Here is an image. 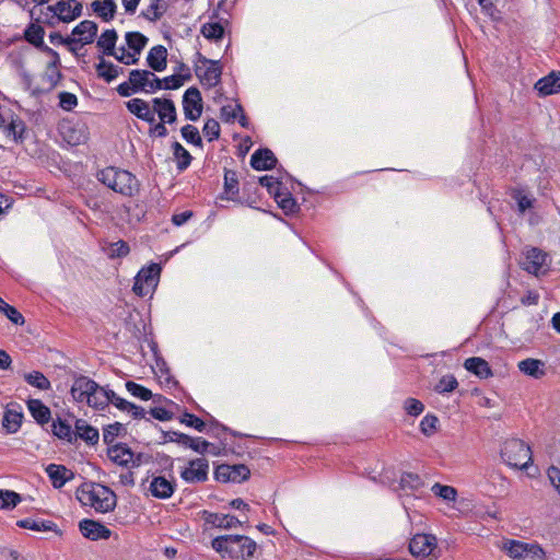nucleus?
Wrapping results in <instances>:
<instances>
[{
    "mask_svg": "<svg viewBox=\"0 0 560 560\" xmlns=\"http://www.w3.org/2000/svg\"><path fill=\"white\" fill-rule=\"evenodd\" d=\"M464 366L467 371L474 373L480 378H488L492 376V371L489 366V363L482 358H468L465 360Z\"/></svg>",
    "mask_w": 560,
    "mask_h": 560,
    "instance_id": "28",
    "label": "nucleus"
},
{
    "mask_svg": "<svg viewBox=\"0 0 560 560\" xmlns=\"http://www.w3.org/2000/svg\"><path fill=\"white\" fill-rule=\"evenodd\" d=\"M22 501L21 495L12 490H0V510H12Z\"/></svg>",
    "mask_w": 560,
    "mask_h": 560,
    "instance_id": "39",
    "label": "nucleus"
},
{
    "mask_svg": "<svg viewBox=\"0 0 560 560\" xmlns=\"http://www.w3.org/2000/svg\"><path fill=\"white\" fill-rule=\"evenodd\" d=\"M242 112L243 108L240 104H236L234 106L226 105L221 108V118L226 122H230L233 121L238 116V113Z\"/></svg>",
    "mask_w": 560,
    "mask_h": 560,
    "instance_id": "60",
    "label": "nucleus"
},
{
    "mask_svg": "<svg viewBox=\"0 0 560 560\" xmlns=\"http://www.w3.org/2000/svg\"><path fill=\"white\" fill-rule=\"evenodd\" d=\"M180 422L196 429L199 432H202L206 428V423L192 413H184Z\"/></svg>",
    "mask_w": 560,
    "mask_h": 560,
    "instance_id": "58",
    "label": "nucleus"
},
{
    "mask_svg": "<svg viewBox=\"0 0 560 560\" xmlns=\"http://www.w3.org/2000/svg\"><path fill=\"white\" fill-rule=\"evenodd\" d=\"M167 9V0H149L147 9L141 12V15L150 22H156L165 14Z\"/></svg>",
    "mask_w": 560,
    "mask_h": 560,
    "instance_id": "29",
    "label": "nucleus"
},
{
    "mask_svg": "<svg viewBox=\"0 0 560 560\" xmlns=\"http://www.w3.org/2000/svg\"><path fill=\"white\" fill-rule=\"evenodd\" d=\"M232 474V482H243L250 476V470L245 465H230Z\"/></svg>",
    "mask_w": 560,
    "mask_h": 560,
    "instance_id": "53",
    "label": "nucleus"
},
{
    "mask_svg": "<svg viewBox=\"0 0 560 560\" xmlns=\"http://www.w3.org/2000/svg\"><path fill=\"white\" fill-rule=\"evenodd\" d=\"M110 392L112 389H105L104 387H101L96 383V388L92 389L91 397L88 398L86 405L96 409H104L106 406L109 405Z\"/></svg>",
    "mask_w": 560,
    "mask_h": 560,
    "instance_id": "34",
    "label": "nucleus"
},
{
    "mask_svg": "<svg viewBox=\"0 0 560 560\" xmlns=\"http://www.w3.org/2000/svg\"><path fill=\"white\" fill-rule=\"evenodd\" d=\"M21 528H26L35 532H49L56 528V524L51 521H40L34 518H24L16 522Z\"/></svg>",
    "mask_w": 560,
    "mask_h": 560,
    "instance_id": "36",
    "label": "nucleus"
},
{
    "mask_svg": "<svg viewBox=\"0 0 560 560\" xmlns=\"http://www.w3.org/2000/svg\"><path fill=\"white\" fill-rule=\"evenodd\" d=\"M202 516L207 524L221 529H231L243 524L242 521L229 514L203 511Z\"/></svg>",
    "mask_w": 560,
    "mask_h": 560,
    "instance_id": "19",
    "label": "nucleus"
},
{
    "mask_svg": "<svg viewBox=\"0 0 560 560\" xmlns=\"http://www.w3.org/2000/svg\"><path fill=\"white\" fill-rule=\"evenodd\" d=\"M97 30L98 27L95 22L90 20L82 21L72 30V35L75 36L73 37L75 39L74 44L79 43L83 46L93 43Z\"/></svg>",
    "mask_w": 560,
    "mask_h": 560,
    "instance_id": "20",
    "label": "nucleus"
},
{
    "mask_svg": "<svg viewBox=\"0 0 560 560\" xmlns=\"http://www.w3.org/2000/svg\"><path fill=\"white\" fill-rule=\"evenodd\" d=\"M502 550L514 560H545L546 553L538 544H528L508 539L502 544Z\"/></svg>",
    "mask_w": 560,
    "mask_h": 560,
    "instance_id": "6",
    "label": "nucleus"
},
{
    "mask_svg": "<svg viewBox=\"0 0 560 560\" xmlns=\"http://www.w3.org/2000/svg\"><path fill=\"white\" fill-rule=\"evenodd\" d=\"M58 21L70 23L82 15L83 5L78 0H59L47 8Z\"/></svg>",
    "mask_w": 560,
    "mask_h": 560,
    "instance_id": "10",
    "label": "nucleus"
},
{
    "mask_svg": "<svg viewBox=\"0 0 560 560\" xmlns=\"http://www.w3.org/2000/svg\"><path fill=\"white\" fill-rule=\"evenodd\" d=\"M46 472L56 489L62 488L66 482L74 478V474L63 465L49 464Z\"/></svg>",
    "mask_w": 560,
    "mask_h": 560,
    "instance_id": "22",
    "label": "nucleus"
},
{
    "mask_svg": "<svg viewBox=\"0 0 560 560\" xmlns=\"http://www.w3.org/2000/svg\"><path fill=\"white\" fill-rule=\"evenodd\" d=\"M183 108L188 120L196 121L202 114V97L197 88H189L183 96Z\"/></svg>",
    "mask_w": 560,
    "mask_h": 560,
    "instance_id": "12",
    "label": "nucleus"
},
{
    "mask_svg": "<svg viewBox=\"0 0 560 560\" xmlns=\"http://www.w3.org/2000/svg\"><path fill=\"white\" fill-rule=\"evenodd\" d=\"M24 380L31 386H34L42 390H46L50 387L49 380L42 372L38 371H33L31 373L24 374Z\"/></svg>",
    "mask_w": 560,
    "mask_h": 560,
    "instance_id": "42",
    "label": "nucleus"
},
{
    "mask_svg": "<svg viewBox=\"0 0 560 560\" xmlns=\"http://www.w3.org/2000/svg\"><path fill=\"white\" fill-rule=\"evenodd\" d=\"M126 42L129 49L139 56L142 49L145 47L148 38L139 32H129L126 34Z\"/></svg>",
    "mask_w": 560,
    "mask_h": 560,
    "instance_id": "38",
    "label": "nucleus"
},
{
    "mask_svg": "<svg viewBox=\"0 0 560 560\" xmlns=\"http://www.w3.org/2000/svg\"><path fill=\"white\" fill-rule=\"evenodd\" d=\"M108 458L122 467L138 466L133 452L125 444H116L108 448Z\"/></svg>",
    "mask_w": 560,
    "mask_h": 560,
    "instance_id": "15",
    "label": "nucleus"
},
{
    "mask_svg": "<svg viewBox=\"0 0 560 560\" xmlns=\"http://www.w3.org/2000/svg\"><path fill=\"white\" fill-rule=\"evenodd\" d=\"M126 388L133 397H137L141 400H149L153 397V394L150 389L132 381H128L126 383Z\"/></svg>",
    "mask_w": 560,
    "mask_h": 560,
    "instance_id": "45",
    "label": "nucleus"
},
{
    "mask_svg": "<svg viewBox=\"0 0 560 560\" xmlns=\"http://www.w3.org/2000/svg\"><path fill=\"white\" fill-rule=\"evenodd\" d=\"M518 369L525 375L539 378L545 375L544 362L538 359H525L518 362Z\"/></svg>",
    "mask_w": 560,
    "mask_h": 560,
    "instance_id": "33",
    "label": "nucleus"
},
{
    "mask_svg": "<svg viewBox=\"0 0 560 560\" xmlns=\"http://www.w3.org/2000/svg\"><path fill=\"white\" fill-rule=\"evenodd\" d=\"M119 62L124 65H136L139 61V56H137L133 51H128L125 47H120L115 50V54L112 55Z\"/></svg>",
    "mask_w": 560,
    "mask_h": 560,
    "instance_id": "50",
    "label": "nucleus"
},
{
    "mask_svg": "<svg viewBox=\"0 0 560 560\" xmlns=\"http://www.w3.org/2000/svg\"><path fill=\"white\" fill-rule=\"evenodd\" d=\"M126 107L132 115L148 124L155 121L153 109H151L150 104L142 98L136 97L129 100L126 103Z\"/></svg>",
    "mask_w": 560,
    "mask_h": 560,
    "instance_id": "18",
    "label": "nucleus"
},
{
    "mask_svg": "<svg viewBox=\"0 0 560 560\" xmlns=\"http://www.w3.org/2000/svg\"><path fill=\"white\" fill-rule=\"evenodd\" d=\"M535 90L540 96H547L560 92V71H551L535 83Z\"/></svg>",
    "mask_w": 560,
    "mask_h": 560,
    "instance_id": "21",
    "label": "nucleus"
},
{
    "mask_svg": "<svg viewBox=\"0 0 560 560\" xmlns=\"http://www.w3.org/2000/svg\"><path fill=\"white\" fill-rule=\"evenodd\" d=\"M183 138L195 145H201L202 140L199 130L192 125H186L180 130Z\"/></svg>",
    "mask_w": 560,
    "mask_h": 560,
    "instance_id": "51",
    "label": "nucleus"
},
{
    "mask_svg": "<svg viewBox=\"0 0 560 560\" xmlns=\"http://www.w3.org/2000/svg\"><path fill=\"white\" fill-rule=\"evenodd\" d=\"M161 267L158 264H151L142 268L135 278L133 292L139 296L150 294L158 285Z\"/></svg>",
    "mask_w": 560,
    "mask_h": 560,
    "instance_id": "7",
    "label": "nucleus"
},
{
    "mask_svg": "<svg viewBox=\"0 0 560 560\" xmlns=\"http://www.w3.org/2000/svg\"><path fill=\"white\" fill-rule=\"evenodd\" d=\"M151 494L158 499H168L175 490V483L163 476L154 477L149 488Z\"/></svg>",
    "mask_w": 560,
    "mask_h": 560,
    "instance_id": "25",
    "label": "nucleus"
},
{
    "mask_svg": "<svg viewBox=\"0 0 560 560\" xmlns=\"http://www.w3.org/2000/svg\"><path fill=\"white\" fill-rule=\"evenodd\" d=\"M153 112L160 121L174 124L177 119V112L174 102L171 98L155 97L152 100Z\"/></svg>",
    "mask_w": 560,
    "mask_h": 560,
    "instance_id": "14",
    "label": "nucleus"
},
{
    "mask_svg": "<svg viewBox=\"0 0 560 560\" xmlns=\"http://www.w3.org/2000/svg\"><path fill=\"white\" fill-rule=\"evenodd\" d=\"M1 313L15 325H23L25 323L23 315L14 306L7 304Z\"/></svg>",
    "mask_w": 560,
    "mask_h": 560,
    "instance_id": "61",
    "label": "nucleus"
},
{
    "mask_svg": "<svg viewBox=\"0 0 560 560\" xmlns=\"http://www.w3.org/2000/svg\"><path fill=\"white\" fill-rule=\"evenodd\" d=\"M1 127L3 128V132L14 140L22 138L25 129L24 122L19 118H11L7 125H2Z\"/></svg>",
    "mask_w": 560,
    "mask_h": 560,
    "instance_id": "43",
    "label": "nucleus"
},
{
    "mask_svg": "<svg viewBox=\"0 0 560 560\" xmlns=\"http://www.w3.org/2000/svg\"><path fill=\"white\" fill-rule=\"evenodd\" d=\"M214 477L218 481L229 482L232 481V474L230 465H219L214 471Z\"/></svg>",
    "mask_w": 560,
    "mask_h": 560,
    "instance_id": "64",
    "label": "nucleus"
},
{
    "mask_svg": "<svg viewBox=\"0 0 560 560\" xmlns=\"http://www.w3.org/2000/svg\"><path fill=\"white\" fill-rule=\"evenodd\" d=\"M117 38L118 35L115 30H106L97 39V47L103 49V54L106 56L114 55Z\"/></svg>",
    "mask_w": 560,
    "mask_h": 560,
    "instance_id": "35",
    "label": "nucleus"
},
{
    "mask_svg": "<svg viewBox=\"0 0 560 560\" xmlns=\"http://www.w3.org/2000/svg\"><path fill=\"white\" fill-rule=\"evenodd\" d=\"M97 179L124 197H135L140 191V182L137 177L119 167L108 166L96 174Z\"/></svg>",
    "mask_w": 560,
    "mask_h": 560,
    "instance_id": "1",
    "label": "nucleus"
},
{
    "mask_svg": "<svg viewBox=\"0 0 560 560\" xmlns=\"http://www.w3.org/2000/svg\"><path fill=\"white\" fill-rule=\"evenodd\" d=\"M129 245L124 241H118L112 244L108 256L110 258H121L129 254Z\"/></svg>",
    "mask_w": 560,
    "mask_h": 560,
    "instance_id": "56",
    "label": "nucleus"
},
{
    "mask_svg": "<svg viewBox=\"0 0 560 560\" xmlns=\"http://www.w3.org/2000/svg\"><path fill=\"white\" fill-rule=\"evenodd\" d=\"M191 79L190 73H176L170 77H166L162 80L163 89L175 90L180 88L184 82L189 81Z\"/></svg>",
    "mask_w": 560,
    "mask_h": 560,
    "instance_id": "44",
    "label": "nucleus"
},
{
    "mask_svg": "<svg viewBox=\"0 0 560 560\" xmlns=\"http://www.w3.org/2000/svg\"><path fill=\"white\" fill-rule=\"evenodd\" d=\"M79 528L81 534L91 540L107 539L112 534L106 526L92 520H82Z\"/></svg>",
    "mask_w": 560,
    "mask_h": 560,
    "instance_id": "17",
    "label": "nucleus"
},
{
    "mask_svg": "<svg viewBox=\"0 0 560 560\" xmlns=\"http://www.w3.org/2000/svg\"><path fill=\"white\" fill-rule=\"evenodd\" d=\"M52 433L57 438L68 442L74 439V431L71 429V425L61 419L52 422Z\"/></svg>",
    "mask_w": 560,
    "mask_h": 560,
    "instance_id": "41",
    "label": "nucleus"
},
{
    "mask_svg": "<svg viewBox=\"0 0 560 560\" xmlns=\"http://www.w3.org/2000/svg\"><path fill=\"white\" fill-rule=\"evenodd\" d=\"M173 153L177 162V168L179 171L186 170L191 162L190 153L179 142L173 144Z\"/></svg>",
    "mask_w": 560,
    "mask_h": 560,
    "instance_id": "40",
    "label": "nucleus"
},
{
    "mask_svg": "<svg viewBox=\"0 0 560 560\" xmlns=\"http://www.w3.org/2000/svg\"><path fill=\"white\" fill-rule=\"evenodd\" d=\"M423 482L417 474L405 472L400 478V486L404 489L418 490L422 487Z\"/></svg>",
    "mask_w": 560,
    "mask_h": 560,
    "instance_id": "48",
    "label": "nucleus"
},
{
    "mask_svg": "<svg viewBox=\"0 0 560 560\" xmlns=\"http://www.w3.org/2000/svg\"><path fill=\"white\" fill-rule=\"evenodd\" d=\"M130 80L136 90L154 93L163 89L162 80L149 70H131Z\"/></svg>",
    "mask_w": 560,
    "mask_h": 560,
    "instance_id": "11",
    "label": "nucleus"
},
{
    "mask_svg": "<svg viewBox=\"0 0 560 560\" xmlns=\"http://www.w3.org/2000/svg\"><path fill=\"white\" fill-rule=\"evenodd\" d=\"M79 436L90 444H95L98 441L100 434L97 429L88 424L84 420L75 421L74 439Z\"/></svg>",
    "mask_w": 560,
    "mask_h": 560,
    "instance_id": "31",
    "label": "nucleus"
},
{
    "mask_svg": "<svg viewBox=\"0 0 560 560\" xmlns=\"http://www.w3.org/2000/svg\"><path fill=\"white\" fill-rule=\"evenodd\" d=\"M209 463L206 458H196L189 462L180 477L189 483L203 482L208 479Z\"/></svg>",
    "mask_w": 560,
    "mask_h": 560,
    "instance_id": "13",
    "label": "nucleus"
},
{
    "mask_svg": "<svg viewBox=\"0 0 560 560\" xmlns=\"http://www.w3.org/2000/svg\"><path fill=\"white\" fill-rule=\"evenodd\" d=\"M224 191L230 196H234L238 192V182L236 173L233 171H226L224 174Z\"/></svg>",
    "mask_w": 560,
    "mask_h": 560,
    "instance_id": "52",
    "label": "nucleus"
},
{
    "mask_svg": "<svg viewBox=\"0 0 560 560\" xmlns=\"http://www.w3.org/2000/svg\"><path fill=\"white\" fill-rule=\"evenodd\" d=\"M211 545L222 557L231 559H248L254 556L256 550V542L242 535L220 536L214 538Z\"/></svg>",
    "mask_w": 560,
    "mask_h": 560,
    "instance_id": "2",
    "label": "nucleus"
},
{
    "mask_svg": "<svg viewBox=\"0 0 560 560\" xmlns=\"http://www.w3.org/2000/svg\"><path fill=\"white\" fill-rule=\"evenodd\" d=\"M277 158L269 149H258L250 156V165L257 171H267L276 166Z\"/></svg>",
    "mask_w": 560,
    "mask_h": 560,
    "instance_id": "23",
    "label": "nucleus"
},
{
    "mask_svg": "<svg viewBox=\"0 0 560 560\" xmlns=\"http://www.w3.org/2000/svg\"><path fill=\"white\" fill-rule=\"evenodd\" d=\"M202 35L208 39H220L224 30L220 23H206L201 28Z\"/></svg>",
    "mask_w": 560,
    "mask_h": 560,
    "instance_id": "47",
    "label": "nucleus"
},
{
    "mask_svg": "<svg viewBox=\"0 0 560 560\" xmlns=\"http://www.w3.org/2000/svg\"><path fill=\"white\" fill-rule=\"evenodd\" d=\"M27 408L37 423L45 424L49 422L50 410L39 399H30L27 401Z\"/></svg>",
    "mask_w": 560,
    "mask_h": 560,
    "instance_id": "32",
    "label": "nucleus"
},
{
    "mask_svg": "<svg viewBox=\"0 0 560 560\" xmlns=\"http://www.w3.org/2000/svg\"><path fill=\"white\" fill-rule=\"evenodd\" d=\"M409 552L419 560H436L441 556L438 538L433 534L418 533L410 538Z\"/></svg>",
    "mask_w": 560,
    "mask_h": 560,
    "instance_id": "5",
    "label": "nucleus"
},
{
    "mask_svg": "<svg viewBox=\"0 0 560 560\" xmlns=\"http://www.w3.org/2000/svg\"><path fill=\"white\" fill-rule=\"evenodd\" d=\"M458 386V382L453 375H444L435 385V392L440 394L451 393Z\"/></svg>",
    "mask_w": 560,
    "mask_h": 560,
    "instance_id": "49",
    "label": "nucleus"
},
{
    "mask_svg": "<svg viewBox=\"0 0 560 560\" xmlns=\"http://www.w3.org/2000/svg\"><path fill=\"white\" fill-rule=\"evenodd\" d=\"M167 50L164 46L158 45L150 49L147 62L154 71H163L166 68Z\"/></svg>",
    "mask_w": 560,
    "mask_h": 560,
    "instance_id": "27",
    "label": "nucleus"
},
{
    "mask_svg": "<svg viewBox=\"0 0 560 560\" xmlns=\"http://www.w3.org/2000/svg\"><path fill=\"white\" fill-rule=\"evenodd\" d=\"M95 388L96 382L86 376H79L71 386V396L77 402L88 404V398L91 397L92 389Z\"/></svg>",
    "mask_w": 560,
    "mask_h": 560,
    "instance_id": "16",
    "label": "nucleus"
},
{
    "mask_svg": "<svg viewBox=\"0 0 560 560\" xmlns=\"http://www.w3.org/2000/svg\"><path fill=\"white\" fill-rule=\"evenodd\" d=\"M405 411L410 416H419L423 409V404L416 398H407L404 402Z\"/></svg>",
    "mask_w": 560,
    "mask_h": 560,
    "instance_id": "57",
    "label": "nucleus"
},
{
    "mask_svg": "<svg viewBox=\"0 0 560 560\" xmlns=\"http://www.w3.org/2000/svg\"><path fill=\"white\" fill-rule=\"evenodd\" d=\"M120 430H122L121 423L109 424L103 431V440L106 444H112L116 436L119 434Z\"/></svg>",
    "mask_w": 560,
    "mask_h": 560,
    "instance_id": "63",
    "label": "nucleus"
},
{
    "mask_svg": "<svg viewBox=\"0 0 560 560\" xmlns=\"http://www.w3.org/2000/svg\"><path fill=\"white\" fill-rule=\"evenodd\" d=\"M438 418L433 415H427L420 422V430L424 435H432L436 431Z\"/></svg>",
    "mask_w": 560,
    "mask_h": 560,
    "instance_id": "55",
    "label": "nucleus"
},
{
    "mask_svg": "<svg viewBox=\"0 0 560 560\" xmlns=\"http://www.w3.org/2000/svg\"><path fill=\"white\" fill-rule=\"evenodd\" d=\"M91 9L104 22H109L115 18L117 4L115 0H94Z\"/></svg>",
    "mask_w": 560,
    "mask_h": 560,
    "instance_id": "26",
    "label": "nucleus"
},
{
    "mask_svg": "<svg viewBox=\"0 0 560 560\" xmlns=\"http://www.w3.org/2000/svg\"><path fill=\"white\" fill-rule=\"evenodd\" d=\"M95 69L97 77L108 83L115 80L120 73L124 72V69L121 67L116 66L109 61H106L104 58H100V62L95 66Z\"/></svg>",
    "mask_w": 560,
    "mask_h": 560,
    "instance_id": "30",
    "label": "nucleus"
},
{
    "mask_svg": "<svg viewBox=\"0 0 560 560\" xmlns=\"http://www.w3.org/2000/svg\"><path fill=\"white\" fill-rule=\"evenodd\" d=\"M259 183L261 186L266 187L270 194H275L276 198L280 197L278 192L280 182L277 178L266 175L259 178Z\"/></svg>",
    "mask_w": 560,
    "mask_h": 560,
    "instance_id": "62",
    "label": "nucleus"
},
{
    "mask_svg": "<svg viewBox=\"0 0 560 560\" xmlns=\"http://www.w3.org/2000/svg\"><path fill=\"white\" fill-rule=\"evenodd\" d=\"M503 460L513 468L526 469L532 462L530 447L522 440L510 439L501 448Z\"/></svg>",
    "mask_w": 560,
    "mask_h": 560,
    "instance_id": "4",
    "label": "nucleus"
},
{
    "mask_svg": "<svg viewBox=\"0 0 560 560\" xmlns=\"http://www.w3.org/2000/svg\"><path fill=\"white\" fill-rule=\"evenodd\" d=\"M78 104V98L74 94L69 92H61L59 94V105L65 110L73 109Z\"/></svg>",
    "mask_w": 560,
    "mask_h": 560,
    "instance_id": "59",
    "label": "nucleus"
},
{
    "mask_svg": "<svg viewBox=\"0 0 560 560\" xmlns=\"http://www.w3.org/2000/svg\"><path fill=\"white\" fill-rule=\"evenodd\" d=\"M23 413L13 409H8L2 419V425L9 433H15L22 423Z\"/></svg>",
    "mask_w": 560,
    "mask_h": 560,
    "instance_id": "37",
    "label": "nucleus"
},
{
    "mask_svg": "<svg viewBox=\"0 0 560 560\" xmlns=\"http://www.w3.org/2000/svg\"><path fill=\"white\" fill-rule=\"evenodd\" d=\"M202 131L208 141H213L220 136V125L215 119H208Z\"/></svg>",
    "mask_w": 560,
    "mask_h": 560,
    "instance_id": "54",
    "label": "nucleus"
},
{
    "mask_svg": "<svg viewBox=\"0 0 560 560\" xmlns=\"http://www.w3.org/2000/svg\"><path fill=\"white\" fill-rule=\"evenodd\" d=\"M431 490L435 495L442 498L445 501H455L457 497L456 489L451 486L434 483Z\"/></svg>",
    "mask_w": 560,
    "mask_h": 560,
    "instance_id": "46",
    "label": "nucleus"
},
{
    "mask_svg": "<svg viewBox=\"0 0 560 560\" xmlns=\"http://www.w3.org/2000/svg\"><path fill=\"white\" fill-rule=\"evenodd\" d=\"M44 35L45 30L39 24L35 23L30 24L24 32V37L28 43L48 54L57 56L55 50L44 44Z\"/></svg>",
    "mask_w": 560,
    "mask_h": 560,
    "instance_id": "24",
    "label": "nucleus"
},
{
    "mask_svg": "<svg viewBox=\"0 0 560 560\" xmlns=\"http://www.w3.org/2000/svg\"><path fill=\"white\" fill-rule=\"evenodd\" d=\"M548 257V254L538 247H526L521 266L527 272L538 276L547 271Z\"/></svg>",
    "mask_w": 560,
    "mask_h": 560,
    "instance_id": "9",
    "label": "nucleus"
},
{
    "mask_svg": "<svg viewBox=\"0 0 560 560\" xmlns=\"http://www.w3.org/2000/svg\"><path fill=\"white\" fill-rule=\"evenodd\" d=\"M199 65L195 68V73L200 83L207 89L217 86L221 81L222 69L218 61L200 57Z\"/></svg>",
    "mask_w": 560,
    "mask_h": 560,
    "instance_id": "8",
    "label": "nucleus"
},
{
    "mask_svg": "<svg viewBox=\"0 0 560 560\" xmlns=\"http://www.w3.org/2000/svg\"><path fill=\"white\" fill-rule=\"evenodd\" d=\"M78 500L96 512L106 513L116 506V495L106 486L100 483L84 485L78 491Z\"/></svg>",
    "mask_w": 560,
    "mask_h": 560,
    "instance_id": "3",
    "label": "nucleus"
}]
</instances>
